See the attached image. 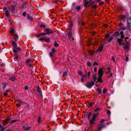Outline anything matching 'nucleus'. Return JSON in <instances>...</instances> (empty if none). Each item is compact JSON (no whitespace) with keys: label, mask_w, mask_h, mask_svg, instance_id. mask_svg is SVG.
<instances>
[{"label":"nucleus","mask_w":131,"mask_h":131,"mask_svg":"<svg viewBox=\"0 0 131 131\" xmlns=\"http://www.w3.org/2000/svg\"><path fill=\"white\" fill-rule=\"evenodd\" d=\"M98 74L99 76H100V77H102V76L103 74V71L102 68H101L99 70Z\"/></svg>","instance_id":"6e6552de"},{"label":"nucleus","mask_w":131,"mask_h":131,"mask_svg":"<svg viewBox=\"0 0 131 131\" xmlns=\"http://www.w3.org/2000/svg\"><path fill=\"white\" fill-rule=\"evenodd\" d=\"M94 82L92 81L91 83H85V85L88 88H90L94 85Z\"/></svg>","instance_id":"20e7f679"},{"label":"nucleus","mask_w":131,"mask_h":131,"mask_svg":"<svg viewBox=\"0 0 131 131\" xmlns=\"http://www.w3.org/2000/svg\"><path fill=\"white\" fill-rule=\"evenodd\" d=\"M22 128L23 129L25 130H29L30 129V126H27L26 125H24L22 126Z\"/></svg>","instance_id":"1a4fd4ad"},{"label":"nucleus","mask_w":131,"mask_h":131,"mask_svg":"<svg viewBox=\"0 0 131 131\" xmlns=\"http://www.w3.org/2000/svg\"><path fill=\"white\" fill-rule=\"evenodd\" d=\"M32 62L31 59H28L26 60L25 63L26 65L28 66L30 68L34 64H33L31 63H32Z\"/></svg>","instance_id":"f257e3e1"},{"label":"nucleus","mask_w":131,"mask_h":131,"mask_svg":"<svg viewBox=\"0 0 131 131\" xmlns=\"http://www.w3.org/2000/svg\"><path fill=\"white\" fill-rule=\"evenodd\" d=\"M17 101L19 102L20 103L22 104L23 103H25V102H23L20 99H18L17 100Z\"/></svg>","instance_id":"2f4dec72"},{"label":"nucleus","mask_w":131,"mask_h":131,"mask_svg":"<svg viewBox=\"0 0 131 131\" xmlns=\"http://www.w3.org/2000/svg\"><path fill=\"white\" fill-rule=\"evenodd\" d=\"M40 26L41 27H43V28H45L46 27V25L44 24H41Z\"/></svg>","instance_id":"5fc2aeb1"},{"label":"nucleus","mask_w":131,"mask_h":131,"mask_svg":"<svg viewBox=\"0 0 131 131\" xmlns=\"http://www.w3.org/2000/svg\"><path fill=\"white\" fill-rule=\"evenodd\" d=\"M129 47V45H128V44L125 45L123 47V48L124 49H125L126 50L128 49Z\"/></svg>","instance_id":"aec40b11"},{"label":"nucleus","mask_w":131,"mask_h":131,"mask_svg":"<svg viewBox=\"0 0 131 131\" xmlns=\"http://www.w3.org/2000/svg\"><path fill=\"white\" fill-rule=\"evenodd\" d=\"M99 114V113H97L96 114L93 113V114L92 115L93 116H95V118L98 116Z\"/></svg>","instance_id":"4c0bfd02"},{"label":"nucleus","mask_w":131,"mask_h":131,"mask_svg":"<svg viewBox=\"0 0 131 131\" xmlns=\"http://www.w3.org/2000/svg\"><path fill=\"white\" fill-rule=\"evenodd\" d=\"M27 4V2H26L25 4H24L21 5L19 6V8L20 9H23L25 7L26 5Z\"/></svg>","instance_id":"dca6fc26"},{"label":"nucleus","mask_w":131,"mask_h":131,"mask_svg":"<svg viewBox=\"0 0 131 131\" xmlns=\"http://www.w3.org/2000/svg\"><path fill=\"white\" fill-rule=\"evenodd\" d=\"M124 35H121V38L120 39H123L124 38Z\"/></svg>","instance_id":"e2e57ef3"},{"label":"nucleus","mask_w":131,"mask_h":131,"mask_svg":"<svg viewBox=\"0 0 131 131\" xmlns=\"http://www.w3.org/2000/svg\"><path fill=\"white\" fill-rule=\"evenodd\" d=\"M54 46L55 47H58L59 46V45L57 43L56 41L54 44Z\"/></svg>","instance_id":"49530a36"},{"label":"nucleus","mask_w":131,"mask_h":131,"mask_svg":"<svg viewBox=\"0 0 131 131\" xmlns=\"http://www.w3.org/2000/svg\"><path fill=\"white\" fill-rule=\"evenodd\" d=\"M91 43V42L90 41H88L86 43V45L88 46H90Z\"/></svg>","instance_id":"bb28decb"},{"label":"nucleus","mask_w":131,"mask_h":131,"mask_svg":"<svg viewBox=\"0 0 131 131\" xmlns=\"http://www.w3.org/2000/svg\"><path fill=\"white\" fill-rule=\"evenodd\" d=\"M16 106L18 108H19L21 106V105L20 104H16Z\"/></svg>","instance_id":"3c124183"},{"label":"nucleus","mask_w":131,"mask_h":131,"mask_svg":"<svg viewBox=\"0 0 131 131\" xmlns=\"http://www.w3.org/2000/svg\"><path fill=\"white\" fill-rule=\"evenodd\" d=\"M101 110V108L100 107H98L96 108L94 110V111L95 112H99Z\"/></svg>","instance_id":"c85d7f7f"},{"label":"nucleus","mask_w":131,"mask_h":131,"mask_svg":"<svg viewBox=\"0 0 131 131\" xmlns=\"http://www.w3.org/2000/svg\"><path fill=\"white\" fill-rule=\"evenodd\" d=\"M68 74V73L67 72V71H65L62 74V76L63 77H66L67 75Z\"/></svg>","instance_id":"473e14b6"},{"label":"nucleus","mask_w":131,"mask_h":131,"mask_svg":"<svg viewBox=\"0 0 131 131\" xmlns=\"http://www.w3.org/2000/svg\"><path fill=\"white\" fill-rule=\"evenodd\" d=\"M90 74L91 73L90 72H88L87 76L88 77V78H89L90 77Z\"/></svg>","instance_id":"69168bd1"},{"label":"nucleus","mask_w":131,"mask_h":131,"mask_svg":"<svg viewBox=\"0 0 131 131\" xmlns=\"http://www.w3.org/2000/svg\"><path fill=\"white\" fill-rule=\"evenodd\" d=\"M8 79L12 81H14L15 80V78L14 77H12L9 78Z\"/></svg>","instance_id":"393cba45"},{"label":"nucleus","mask_w":131,"mask_h":131,"mask_svg":"<svg viewBox=\"0 0 131 131\" xmlns=\"http://www.w3.org/2000/svg\"><path fill=\"white\" fill-rule=\"evenodd\" d=\"M20 50V49L19 47H18L16 49H13V52L14 53L17 52L18 51H19Z\"/></svg>","instance_id":"6ab92c4d"},{"label":"nucleus","mask_w":131,"mask_h":131,"mask_svg":"<svg viewBox=\"0 0 131 131\" xmlns=\"http://www.w3.org/2000/svg\"><path fill=\"white\" fill-rule=\"evenodd\" d=\"M12 45L14 46V48H16L17 47V45L16 42L14 41H12Z\"/></svg>","instance_id":"7c9ffc66"},{"label":"nucleus","mask_w":131,"mask_h":131,"mask_svg":"<svg viewBox=\"0 0 131 131\" xmlns=\"http://www.w3.org/2000/svg\"><path fill=\"white\" fill-rule=\"evenodd\" d=\"M107 70H108V72H106V73L107 74L110 71V68H108L107 69Z\"/></svg>","instance_id":"680f3d73"},{"label":"nucleus","mask_w":131,"mask_h":131,"mask_svg":"<svg viewBox=\"0 0 131 131\" xmlns=\"http://www.w3.org/2000/svg\"><path fill=\"white\" fill-rule=\"evenodd\" d=\"M17 120H12L10 122V123L11 124L15 122Z\"/></svg>","instance_id":"bf43d9fd"},{"label":"nucleus","mask_w":131,"mask_h":131,"mask_svg":"<svg viewBox=\"0 0 131 131\" xmlns=\"http://www.w3.org/2000/svg\"><path fill=\"white\" fill-rule=\"evenodd\" d=\"M84 6L85 7H88L89 6L91 5L90 4H89L88 2L86 1V0H84Z\"/></svg>","instance_id":"ddd939ff"},{"label":"nucleus","mask_w":131,"mask_h":131,"mask_svg":"<svg viewBox=\"0 0 131 131\" xmlns=\"http://www.w3.org/2000/svg\"><path fill=\"white\" fill-rule=\"evenodd\" d=\"M67 35L68 36V37L69 39H70L72 37V33L71 30H70L69 31H68Z\"/></svg>","instance_id":"9d476101"},{"label":"nucleus","mask_w":131,"mask_h":131,"mask_svg":"<svg viewBox=\"0 0 131 131\" xmlns=\"http://www.w3.org/2000/svg\"><path fill=\"white\" fill-rule=\"evenodd\" d=\"M29 88L28 85H26L25 86L24 89L25 90H27Z\"/></svg>","instance_id":"de8ad7c7"},{"label":"nucleus","mask_w":131,"mask_h":131,"mask_svg":"<svg viewBox=\"0 0 131 131\" xmlns=\"http://www.w3.org/2000/svg\"><path fill=\"white\" fill-rule=\"evenodd\" d=\"M88 51V52L89 53L91 56L93 55L95 53V52H94V51L92 50L91 49L89 50Z\"/></svg>","instance_id":"f8f14e48"},{"label":"nucleus","mask_w":131,"mask_h":131,"mask_svg":"<svg viewBox=\"0 0 131 131\" xmlns=\"http://www.w3.org/2000/svg\"><path fill=\"white\" fill-rule=\"evenodd\" d=\"M114 35L115 37H117V36H119V34L118 32L116 31L115 32Z\"/></svg>","instance_id":"cd10ccee"},{"label":"nucleus","mask_w":131,"mask_h":131,"mask_svg":"<svg viewBox=\"0 0 131 131\" xmlns=\"http://www.w3.org/2000/svg\"><path fill=\"white\" fill-rule=\"evenodd\" d=\"M5 14L6 16L8 17L10 15V13L8 10H6L5 11Z\"/></svg>","instance_id":"c756f323"},{"label":"nucleus","mask_w":131,"mask_h":131,"mask_svg":"<svg viewBox=\"0 0 131 131\" xmlns=\"http://www.w3.org/2000/svg\"><path fill=\"white\" fill-rule=\"evenodd\" d=\"M92 8L95 9L97 8V5L95 4L93 5L92 6Z\"/></svg>","instance_id":"e433bc0d"},{"label":"nucleus","mask_w":131,"mask_h":131,"mask_svg":"<svg viewBox=\"0 0 131 131\" xmlns=\"http://www.w3.org/2000/svg\"><path fill=\"white\" fill-rule=\"evenodd\" d=\"M96 91L98 92L99 94H101L102 93V90L100 88H97L96 89Z\"/></svg>","instance_id":"b1692460"},{"label":"nucleus","mask_w":131,"mask_h":131,"mask_svg":"<svg viewBox=\"0 0 131 131\" xmlns=\"http://www.w3.org/2000/svg\"><path fill=\"white\" fill-rule=\"evenodd\" d=\"M56 52V50L54 48H53L51 50V51L49 53V55L51 58L53 55H54Z\"/></svg>","instance_id":"0eeeda50"},{"label":"nucleus","mask_w":131,"mask_h":131,"mask_svg":"<svg viewBox=\"0 0 131 131\" xmlns=\"http://www.w3.org/2000/svg\"><path fill=\"white\" fill-rule=\"evenodd\" d=\"M110 34H106L105 36V37L106 39L107 38H108L110 36Z\"/></svg>","instance_id":"ea45409f"},{"label":"nucleus","mask_w":131,"mask_h":131,"mask_svg":"<svg viewBox=\"0 0 131 131\" xmlns=\"http://www.w3.org/2000/svg\"><path fill=\"white\" fill-rule=\"evenodd\" d=\"M41 121V118L40 117H39L38 119V123H40Z\"/></svg>","instance_id":"c03bdc74"},{"label":"nucleus","mask_w":131,"mask_h":131,"mask_svg":"<svg viewBox=\"0 0 131 131\" xmlns=\"http://www.w3.org/2000/svg\"><path fill=\"white\" fill-rule=\"evenodd\" d=\"M10 9L11 10L12 12H13L15 10V9L13 6H12L11 7Z\"/></svg>","instance_id":"8fccbe9b"},{"label":"nucleus","mask_w":131,"mask_h":131,"mask_svg":"<svg viewBox=\"0 0 131 131\" xmlns=\"http://www.w3.org/2000/svg\"><path fill=\"white\" fill-rule=\"evenodd\" d=\"M113 38L110 37L109 39H107V40L108 42H111L113 39Z\"/></svg>","instance_id":"a19ab883"},{"label":"nucleus","mask_w":131,"mask_h":131,"mask_svg":"<svg viewBox=\"0 0 131 131\" xmlns=\"http://www.w3.org/2000/svg\"><path fill=\"white\" fill-rule=\"evenodd\" d=\"M10 120V118L9 117L6 118L3 121L2 124L4 125L5 126L9 122Z\"/></svg>","instance_id":"39448f33"},{"label":"nucleus","mask_w":131,"mask_h":131,"mask_svg":"<svg viewBox=\"0 0 131 131\" xmlns=\"http://www.w3.org/2000/svg\"><path fill=\"white\" fill-rule=\"evenodd\" d=\"M91 112H89V114H88V119H89L90 117V116H91Z\"/></svg>","instance_id":"052dcab7"},{"label":"nucleus","mask_w":131,"mask_h":131,"mask_svg":"<svg viewBox=\"0 0 131 131\" xmlns=\"http://www.w3.org/2000/svg\"><path fill=\"white\" fill-rule=\"evenodd\" d=\"M105 127V125L104 124L101 123L97 126L96 130L95 131H100L102 128Z\"/></svg>","instance_id":"7ed1b4c3"},{"label":"nucleus","mask_w":131,"mask_h":131,"mask_svg":"<svg viewBox=\"0 0 131 131\" xmlns=\"http://www.w3.org/2000/svg\"><path fill=\"white\" fill-rule=\"evenodd\" d=\"M103 46H101L97 50V51L98 52H101L103 49Z\"/></svg>","instance_id":"2eb2a0df"},{"label":"nucleus","mask_w":131,"mask_h":131,"mask_svg":"<svg viewBox=\"0 0 131 131\" xmlns=\"http://www.w3.org/2000/svg\"><path fill=\"white\" fill-rule=\"evenodd\" d=\"M129 60V59L127 56H126V61L127 62Z\"/></svg>","instance_id":"338daca9"},{"label":"nucleus","mask_w":131,"mask_h":131,"mask_svg":"<svg viewBox=\"0 0 131 131\" xmlns=\"http://www.w3.org/2000/svg\"><path fill=\"white\" fill-rule=\"evenodd\" d=\"M87 65L89 67H90L91 66V64L90 62H87Z\"/></svg>","instance_id":"09e8293b"},{"label":"nucleus","mask_w":131,"mask_h":131,"mask_svg":"<svg viewBox=\"0 0 131 131\" xmlns=\"http://www.w3.org/2000/svg\"><path fill=\"white\" fill-rule=\"evenodd\" d=\"M101 77L99 76V77L98 78L97 82H100L102 83L103 82V81Z\"/></svg>","instance_id":"5701e85b"},{"label":"nucleus","mask_w":131,"mask_h":131,"mask_svg":"<svg viewBox=\"0 0 131 131\" xmlns=\"http://www.w3.org/2000/svg\"><path fill=\"white\" fill-rule=\"evenodd\" d=\"M78 74L79 75H80L81 76H82L83 74H82V71H78Z\"/></svg>","instance_id":"58836bf2"},{"label":"nucleus","mask_w":131,"mask_h":131,"mask_svg":"<svg viewBox=\"0 0 131 131\" xmlns=\"http://www.w3.org/2000/svg\"><path fill=\"white\" fill-rule=\"evenodd\" d=\"M103 93L104 94H105L107 92V90L106 88L104 89L103 91Z\"/></svg>","instance_id":"37998d69"},{"label":"nucleus","mask_w":131,"mask_h":131,"mask_svg":"<svg viewBox=\"0 0 131 131\" xmlns=\"http://www.w3.org/2000/svg\"><path fill=\"white\" fill-rule=\"evenodd\" d=\"M45 38L44 37H41L39 38V40L40 41H45Z\"/></svg>","instance_id":"a18cd8bd"},{"label":"nucleus","mask_w":131,"mask_h":131,"mask_svg":"<svg viewBox=\"0 0 131 131\" xmlns=\"http://www.w3.org/2000/svg\"><path fill=\"white\" fill-rule=\"evenodd\" d=\"M119 17L123 21H125L126 16L124 15H121L119 16Z\"/></svg>","instance_id":"9b49d317"},{"label":"nucleus","mask_w":131,"mask_h":131,"mask_svg":"<svg viewBox=\"0 0 131 131\" xmlns=\"http://www.w3.org/2000/svg\"><path fill=\"white\" fill-rule=\"evenodd\" d=\"M107 115L108 116H110L111 115V112L109 110H107L106 111Z\"/></svg>","instance_id":"a878e982"},{"label":"nucleus","mask_w":131,"mask_h":131,"mask_svg":"<svg viewBox=\"0 0 131 131\" xmlns=\"http://www.w3.org/2000/svg\"><path fill=\"white\" fill-rule=\"evenodd\" d=\"M121 29L124 30H126V28L125 26H123L122 27Z\"/></svg>","instance_id":"603ef678"},{"label":"nucleus","mask_w":131,"mask_h":131,"mask_svg":"<svg viewBox=\"0 0 131 131\" xmlns=\"http://www.w3.org/2000/svg\"><path fill=\"white\" fill-rule=\"evenodd\" d=\"M26 15V12H25L23 13L22 14V15L24 16H25Z\"/></svg>","instance_id":"774afa93"},{"label":"nucleus","mask_w":131,"mask_h":131,"mask_svg":"<svg viewBox=\"0 0 131 131\" xmlns=\"http://www.w3.org/2000/svg\"><path fill=\"white\" fill-rule=\"evenodd\" d=\"M93 78L94 81V82L97 79V78L95 75H93Z\"/></svg>","instance_id":"c9c22d12"},{"label":"nucleus","mask_w":131,"mask_h":131,"mask_svg":"<svg viewBox=\"0 0 131 131\" xmlns=\"http://www.w3.org/2000/svg\"><path fill=\"white\" fill-rule=\"evenodd\" d=\"M13 39L14 40L16 41L18 39V37L17 35L14 34V35H13Z\"/></svg>","instance_id":"f3484780"},{"label":"nucleus","mask_w":131,"mask_h":131,"mask_svg":"<svg viewBox=\"0 0 131 131\" xmlns=\"http://www.w3.org/2000/svg\"><path fill=\"white\" fill-rule=\"evenodd\" d=\"M14 29L13 28H11L10 31V33L11 35H14Z\"/></svg>","instance_id":"412c9836"},{"label":"nucleus","mask_w":131,"mask_h":131,"mask_svg":"<svg viewBox=\"0 0 131 131\" xmlns=\"http://www.w3.org/2000/svg\"><path fill=\"white\" fill-rule=\"evenodd\" d=\"M44 31L46 32V34L47 35H49L50 34H53L54 31L51 29L50 28H46L45 29Z\"/></svg>","instance_id":"f03ea898"},{"label":"nucleus","mask_w":131,"mask_h":131,"mask_svg":"<svg viewBox=\"0 0 131 131\" xmlns=\"http://www.w3.org/2000/svg\"><path fill=\"white\" fill-rule=\"evenodd\" d=\"M127 25L126 27L128 29H129L130 27V23L128 20L127 21Z\"/></svg>","instance_id":"4468645a"},{"label":"nucleus","mask_w":131,"mask_h":131,"mask_svg":"<svg viewBox=\"0 0 131 131\" xmlns=\"http://www.w3.org/2000/svg\"><path fill=\"white\" fill-rule=\"evenodd\" d=\"M115 56H113L112 57V59L114 61H115Z\"/></svg>","instance_id":"13d9d810"},{"label":"nucleus","mask_w":131,"mask_h":131,"mask_svg":"<svg viewBox=\"0 0 131 131\" xmlns=\"http://www.w3.org/2000/svg\"><path fill=\"white\" fill-rule=\"evenodd\" d=\"M104 3L103 2H100L99 3V5H102Z\"/></svg>","instance_id":"864d4df0"},{"label":"nucleus","mask_w":131,"mask_h":131,"mask_svg":"<svg viewBox=\"0 0 131 131\" xmlns=\"http://www.w3.org/2000/svg\"><path fill=\"white\" fill-rule=\"evenodd\" d=\"M37 92L39 94H40L41 93V90L39 88V86H38L37 87Z\"/></svg>","instance_id":"72a5a7b5"},{"label":"nucleus","mask_w":131,"mask_h":131,"mask_svg":"<svg viewBox=\"0 0 131 131\" xmlns=\"http://www.w3.org/2000/svg\"><path fill=\"white\" fill-rule=\"evenodd\" d=\"M117 41L119 43V44L120 45H121L122 44L123 45H124V43L123 42H122L123 41V40L120 38L118 39H117Z\"/></svg>","instance_id":"a211bd4d"},{"label":"nucleus","mask_w":131,"mask_h":131,"mask_svg":"<svg viewBox=\"0 0 131 131\" xmlns=\"http://www.w3.org/2000/svg\"><path fill=\"white\" fill-rule=\"evenodd\" d=\"M45 41L46 42L48 43L50 41V39L48 38H45Z\"/></svg>","instance_id":"f704fd0d"},{"label":"nucleus","mask_w":131,"mask_h":131,"mask_svg":"<svg viewBox=\"0 0 131 131\" xmlns=\"http://www.w3.org/2000/svg\"><path fill=\"white\" fill-rule=\"evenodd\" d=\"M105 121L104 119H102L100 121V122L101 123H103Z\"/></svg>","instance_id":"0e129e2a"},{"label":"nucleus","mask_w":131,"mask_h":131,"mask_svg":"<svg viewBox=\"0 0 131 131\" xmlns=\"http://www.w3.org/2000/svg\"><path fill=\"white\" fill-rule=\"evenodd\" d=\"M80 6H78L76 7V9L79 10L80 9Z\"/></svg>","instance_id":"4d7b16f0"},{"label":"nucleus","mask_w":131,"mask_h":131,"mask_svg":"<svg viewBox=\"0 0 131 131\" xmlns=\"http://www.w3.org/2000/svg\"><path fill=\"white\" fill-rule=\"evenodd\" d=\"M95 116H93L92 117L90 121V125H92L95 123Z\"/></svg>","instance_id":"423d86ee"},{"label":"nucleus","mask_w":131,"mask_h":131,"mask_svg":"<svg viewBox=\"0 0 131 131\" xmlns=\"http://www.w3.org/2000/svg\"><path fill=\"white\" fill-rule=\"evenodd\" d=\"M40 35H42L43 36H45L47 35V34L46 32L44 33H40Z\"/></svg>","instance_id":"6e6d98bb"},{"label":"nucleus","mask_w":131,"mask_h":131,"mask_svg":"<svg viewBox=\"0 0 131 131\" xmlns=\"http://www.w3.org/2000/svg\"><path fill=\"white\" fill-rule=\"evenodd\" d=\"M72 23L70 24L69 25V29H70V30H71V28L72 27Z\"/></svg>","instance_id":"79ce46f5"},{"label":"nucleus","mask_w":131,"mask_h":131,"mask_svg":"<svg viewBox=\"0 0 131 131\" xmlns=\"http://www.w3.org/2000/svg\"><path fill=\"white\" fill-rule=\"evenodd\" d=\"M27 18L30 20H32L33 18L29 14H27Z\"/></svg>","instance_id":"4be33fe9"}]
</instances>
